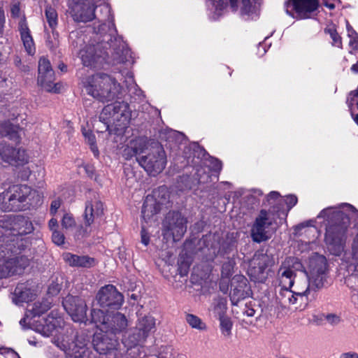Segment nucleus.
<instances>
[{"instance_id":"72a5a7b5","label":"nucleus","mask_w":358,"mask_h":358,"mask_svg":"<svg viewBox=\"0 0 358 358\" xmlns=\"http://www.w3.org/2000/svg\"><path fill=\"white\" fill-rule=\"evenodd\" d=\"M352 119L358 125V87L350 93L347 100Z\"/></svg>"},{"instance_id":"bf43d9fd","label":"nucleus","mask_w":358,"mask_h":358,"mask_svg":"<svg viewBox=\"0 0 358 358\" xmlns=\"http://www.w3.org/2000/svg\"><path fill=\"white\" fill-rule=\"evenodd\" d=\"M6 353H12L13 355V356L15 357L16 358H20L19 355L16 352H15L13 349L3 348V347L0 348V354L1 355L6 354Z\"/></svg>"},{"instance_id":"393cba45","label":"nucleus","mask_w":358,"mask_h":358,"mask_svg":"<svg viewBox=\"0 0 358 358\" xmlns=\"http://www.w3.org/2000/svg\"><path fill=\"white\" fill-rule=\"evenodd\" d=\"M164 235L173 242L179 241V212L169 211L162 223Z\"/></svg>"},{"instance_id":"e2e57ef3","label":"nucleus","mask_w":358,"mask_h":358,"mask_svg":"<svg viewBox=\"0 0 358 358\" xmlns=\"http://www.w3.org/2000/svg\"><path fill=\"white\" fill-rule=\"evenodd\" d=\"M340 358H358V354L356 352H347L341 355Z\"/></svg>"},{"instance_id":"a18cd8bd","label":"nucleus","mask_w":358,"mask_h":358,"mask_svg":"<svg viewBox=\"0 0 358 358\" xmlns=\"http://www.w3.org/2000/svg\"><path fill=\"white\" fill-rule=\"evenodd\" d=\"M326 31L329 34L330 37L333 41L332 44L334 46L341 47V38L338 36L336 31L334 28L329 27L327 29H326Z\"/></svg>"},{"instance_id":"79ce46f5","label":"nucleus","mask_w":358,"mask_h":358,"mask_svg":"<svg viewBox=\"0 0 358 358\" xmlns=\"http://www.w3.org/2000/svg\"><path fill=\"white\" fill-rule=\"evenodd\" d=\"M220 322V329L222 334L224 336H229L231 334V330L232 327V323L231 320L228 317H222L219 318Z\"/></svg>"},{"instance_id":"bb28decb","label":"nucleus","mask_w":358,"mask_h":358,"mask_svg":"<svg viewBox=\"0 0 358 358\" xmlns=\"http://www.w3.org/2000/svg\"><path fill=\"white\" fill-rule=\"evenodd\" d=\"M260 0H242L240 15L245 20H254L259 15Z\"/></svg>"},{"instance_id":"8fccbe9b","label":"nucleus","mask_w":358,"mask_h":358,"mask_svg":"<svg viewBox=\"0 0 358 358\" xmlns=\"http://www.w3.org/2000/svg\"><path fill=\"white\" fill-rule=\"evenodd\" d=\"M10 15L13 18H17L20 15V2H13L10 5Z\"/></svg>"},{"instance_id":"ea45409f","label":"nucleus","mask_w":358,"mask_h":358,"mask_svg":"<svg viewBox=\"0 0 358 358\" xmlns=\"http://www.w3.org/2000/svg\"><path fill=\"white\" fill-rule=\"evenodd\" d=\"M347 31L350 38L349 46L351 48L350 52L352 53V50H358V35L348 24H347Z\"/></svg>"},{"instance_id":"f257e3e1","label":"nucleus","mask_w":358,"mask_h":358,"mask_svg":"<svg viewBox=\"0 0 358 358\" xmlns=\"http://www.w3.org/2000/svg\"><path fill=\"white\" fill-rule=\"evenodd\" d=\"M327 259L314 255L303 265L298 258L287 257L281 264L278 278L282 287L292 288L297 294H310L323 287L327 278Z\"/></svg>"},{"instance_id":"c85d7f7f","label":"nucleus","mask_w":358,"mask_h":358,"mask_svg":"<svg viewBox=\"0 0 358 358\" xmlns=\"http://www.w3.org/2000/svg\"><path fill=\"white\" fill-rule=\"evenodd\" d=\"M34 294L31 289L24 284L17 285L13 294V301L17 304L29 302L34 299Z\"/></svg>"},{"instance_id":"de8ad7c7","label":"nucleus","mask_w":358,"mask_h":358,"mask_svg":"<svg viewBox=\"0 0 358 358\" xmlns=\"http://www.w3.org/2000/svg\"><path fill=\"white\" fill-rule=\"evenodd\" d=\"M64 236L57 229H54L52 234V241L57 245H61L64 243Z\"/></svg>"},{"instance_id":"58836bf2","label":"nucleus","mask_w":358,"mask_h":358,"mask_svg":"<svg viewBox=\"0 0 358 358\" xmlns=\"http://www.w3.org/2000/svg\"><path fill=\"white\" fill-rule=\"evenodd\" d=\"M50 308V303L48 301L35 302L30 310L33 317L40 316Z\"/></svg>"},{"instance_id":"f03ea898","label":"nucleus","mask_w":358,"mask_h":358,"mask_svg":"<svg viewBox=\"0 0 358 358\" xmlns=\"http://www.w3.org/2000/svg\"><path fill=\"white\" fill-rule=\"evenodd\" d=\"M358 217V211L349 203L329 207L322 210L317 218H325V243L329 252L339 256L343 252L346 234L350 220Z\"/></svg>"},{"instance_id":"09e8293b","label":"nucleus","mask_w":358,"mask_h":358,"mask_svg":"<svg viewBox=\"0 0 358 358\" xmlns=\"http://www.w3.org/2000/svg\"><path fill=\"white\" fill-rule=\"evenodd\" d=\"M122 156L126 160H129L133 157H136V159H137L138 157L130 144L124 149Z\"/></svg>"},{"instance_id":"aec40b11","label":"nucleus","mask_w":358,"mask_h":358,"mask_svg":"<svg viewBox=\"0 0 358 358\" xmlns=\"http://www.w3.org/2000/svg\"><path fill=\"white\" fill-rule=\"evenodd\" d=\"M96 299L102 308H119L124 299L122 294L113 285H107L98 292Z\"/></svg>"},{"instance_id":"13d9d810","label":"nucleus","mask_w":358,"mask_h":358,"mask_svg":"<svg viewBox=\"0 0 358 358\" xmlns=\"http://www.w3.org/2000/svg\"><path fill=\"white\" fill-rule=\"evenodd\" d=\"M83 134L89 145L96 143V138L93 134H92L91 132H83Z\"/></svg>"},{"instance_id":"412c9836","label":"nucleus","mask_w":358,"mask_h":358,"mask_svg":"<svg viewBox=\"0 0 358 358\" xmlns=\"http://www.w3.org/2000/svg\"><path fill=\"white\" fill-rule=\"evenodd\" d=\"M297 201V197L295 195H287L283 198L279 192L275 191L270 192L266 197L268 205L272 209L273 206L275 207V213L279 215V217L281 214L287 216L288 211L296 204Z\"/></svg>"},{"instance_id":"a211bd4d","label":"nucleus","mask_w":358,"mask_h":358,"mask_svg":"<svg viewBox=\"0 0 358 358\" xmlns=\"http://www.w3.org/2000/svg\"><path fill=\"white\" fill-rule=\"evenodd\" d=\"M318 6L317 0H288L285 3L287 14L299 18H307Z\"/></svg>"},{"instance_id":"f3484780","label":"nucleus","mask_w":358,"mask_h":358,"mask_svg":"<svg viewBox=\"0 0 358 358\" xmlns=\"http://www.w3.org/2000/svg\"><path fill=\"white\" fill-rule=\"evenodd\" d=\"M94 349L100 355H108L116 357L120 343L117 338L110 336L99 331L94 333L92 338Z\"/></svg>"},{"instance_id":"052dcab7","label":"nucleus","mask_w":358,"mask_h":358,"mask_svg":"<svg viewBox=\"0 0 358 358\" xmlns=\"http://www.w3.org/2000/svg\"><path fill=\"white\" fill-rule=\"evenodd\" d=\"M266 50H267V45H266V42L259 43L258 48H257V53L259 56H263L266 52Z\"/></svg>"},{"instance_id":"0e129e2a","label":"nucleus","mask_w":358,"mask_h":358,"mask_svg":"<svg viewBox=\"0 0 358 358\" xmlns=\"http://www.w3.org/2000/svg\"><path fill=\"white\" fill-rule=\"evenodd\" d=\"M218 245H219L218 243H215V247L212 248V249H211L212 252H210V259H213L214 256L215 257L216 256L217 253L218 252V248H219Z\"/></svg>"},{"instance_id":"7c9ffc66","label":"nucleus","mask_w":358,"mask_h":358,"mask_svg":"<svg viewBox=\"0 0 358 358\" xmlns=\"http://www.w3.org/2000/svg\"><path fill=\"white\" fill-rule=\"evenodd\" d=\"M59 324V320L49 315L43 320V323L38 326V331L44 336H50Z\"/></svg>"},{"instance_id":"c03bdc74","label":"nucleus","mask_w":358,"mask_h":358,"mask_svg":"<svg viewBox=\"0 0 358 358\" xmlns=\"http://www.w3.org/2000/svg\"><path fill=\"white\" fill-rule=\"evenodd\" d=\"M235 262L233 259H229L227 262L224 263L222 268V278H229L234 271Z\"/></svg>"},{"instance_id":"37998d69","label":"nucleus","mask_w":358,"mask_h":358,"mask_svg":"<svg viewBox=\"0 0 358 358\" xmlns=\"http://www.w3.org/2000/svg\"><path fill=\"white\" fill-rule=\"evenodd\" d=\"M58 34L52 29V34L48 33L46 37V45L50 50H55L59 45Z\"/></svg>"},{"instance_id":"6ab92c4d","label":"nucleus","mask_w":358,"mask_h":358,"mask_svg":"<svg viewBox=\"0 0 358 358\" xmlns=\"http://www.w3.org/2000/svg\"><path fill=\"white\" fill-rule=\"evenodd\" d=\"M63 306L74 322H85L87 318V305L79 296H67L63 301Z\"/></svg>"},{"instance_id":"0eeeda50","label":"nucleus","mask_w":358,"mask_h":358,"mask_svg":"<svg viewBox=\"0 0 358 358\" xmlns=\"http://www.w3.org/2000/svg\"><path fill=\"white\" fill-rule=\"evenodd\" d=\"M91 322L99 331L115 338L124 331L128 327V320L124 314L120 312L105 313L96 308L91 311Z\"/></svg>"},{"instance_id":"864d4df0","label":"nucleus","mask_w":358,"mask_h":358,"mask_svg":"<svg viewBox=\"0 0 358 358\" xmlns=\"http://www.w3.org/2000/svg\"><path fill=\"white\" fill-rule=\"evenodd\" d=\"M6 24L5 12L2 6H0V38L2 37L4 32Z\"/></svg>"},{"instance_id":"2eb2a0df","label":"nucleus","mask_w":358,"mask_h":358,"mask_svg":"<svg viewBox=\"0 0 358 358\" xmlns=\"http://www.w3.org/2000/svg\"><path fill=\"white\" fill-rule=\"evenodd\" d=\"M274 264L273 256L264 253L256 254L250 262L248 275L255 282H264L268 277L267 268Z\"/></svg>"},{"instance_id":"2f4dec72","label":"nucleus","mask_w":358,"mask_h":358,"mask_svg":"<svg viewBox=\"0 0 358 358\" xmlns=\"http://www.w3.org/2000/svg\"><path fill=\"white\" fill-rule=\"evenodd\" d=\"M153 142L150 143L146 138L138 137L130 141V145L137 156L142 157L143 154L150 152V148Z\"/></svg>"},{"instance_id":"39448f33","label":"nucleus","mask_w":358,"mask_h":358,"mask_svg":"<svg viewBox=\"0 0 358 358\" xmlns=\"http://www.w3.org/2000/svg\"><path fill=\"white\" fill-rule=\"evenodd\" d=\"M112 48L114 51L113 59L117 64H122L127 62L126 55H120L119 50H117L110 35H105L104 39L96 45H86L80 50V55L83 64L90 68H99L106 62L108 52L102 50L101 48Z\"/></svg>"},{"instance_id":"c756f323","label":"nucleus","mask_w":358,"mask_h":358,"mask_svg":"<svg viewBox=\"0 0 358 358\" xmlns=\"http://www.w3.org/2000/svg\"><path fill=\"white\" fill-rule=\"evenodd\" d=\"M291 288L282 287L280 291V300L281 303L284 306L289 304H295L297 302L299 297L303 299V297H307L309 294H297L294 292V287Z\"/></svg>"},{"instance_id":"a878e982","label":"nucleus","mask_w":358,"mask_h":358,"mask_svg":"<svg viewBox=\"0 0 358 358\" xmlns=\"http://www.w3.org/2000/svg\"><path fill=\"white\" fill-rule=\"evenodd\" d=\"M18 30L25 50L29 55H33L35 52L34 42L24 15L18 23Z\"/></svg>"},{"instance_id":"423d86ee","label":"nucleus","mask_w":358,"mask_h":358,"mask_svg":"<svg viewBox=\"0 0 358 358\" xmlns=\"http://www.w3.org/2000/svg\"><path fill=\"white\" fill-rule=\"evenodd\" d=\"M85 87L88 94L101 102L112 101L121 92L117 80L105 73H96L89 78Z\"/></svg>"},{"instance_id":"9b49d317","label":"nucleus","mask_w":358,"mask_h":358,"mask_svg":"<svg viewBox=\"0 0 358 358\" xmlns=\"http://www.w3.org/2000/svg\"><path fill=\"white\" fill-rule=\"evenodd\" d=\"M150 152L137 157V162L150 176H155L165 168L166 157L163 147L158 142H153Z\"/></svg>"},{"instance_id":"774afa93","label":"nucleus","mask_w":358,"mask_h":358,"mask_svg":"<svg viewBox=\"0 0 358 358\" xmlns=\"http://www.w3.org/2000/svg\"><path fill=\"white\" fill-rule=\"evenodd\" d=\"M220 288L222 292L226 293L228 290V287L224 285V280H222L220 284Z\"/></svg>"},{"instance_id":"680f3d73","label":"nucleus","mask_w":358,"mask_h":358,"mask_svg":"<svg viewBox=\"0 0 358 358\" xmlns=\"http://www.w3.org/2000/svg\"><path fill=\"white\" fill-rule=\"evenodd\" d=\"M48 227L50 229L53 231L54 229H57L58 222L55 218H52L48 222Z\"/></svg>"},{"instance_id":"49530a36","label":"nucleus","mask_w":358,"mask_h":358,"mask_svg":"<svg viewBox=\"0 0 358 358\" xmlns=\"http://www.w3.org/2000/svg\"><path fill=\"white\" fill-rule=\"evenodd\" d=\"M76 224V222L72 215L69 214H65L62 220V227L69 229L73 227Z\"/></svg>"},{"instance_id":"473e14b6","label":"nucleus","mask_w":358,"mask_h":358,"mask_svg":"<svg viewBox=\"0 0 358 358\" xmlns=\"http://www.w3.org/2000/svg\"><path fill=\"white\" fill-rule=\"evenodd\" d=\"M208 6L212 17L216 20L222 15L227 6V1L226 0H208Z\"/></svg>"},{"instance_id":"cd10ccee","label":"nucleus","mask_w":358,"mask_h":358,"mask_svg":"<svg viewBox=\"0 0 358 358\" xmlns=\"http://www.w3.org/2000/svg\"><path fill=\"white\" fill-rule=\"evenodd\" d=\"M63 259L70 266L90 268L95 264L94 258L85 255L79 256L70 252L64 254Z\"/></svg>"},{"instance_id":"3c124183","label":"nucleus","mask_w":358,"mask_h":358,"mask_svg":"<svg viewBox=\"0 0 358 358\" xmlns=\"http://www.w3.org/2000/svg\"><path fill=\"white\" fill-rule=\"evenodd\" d=\"M324 318L327 322L331 325L338 324L341 321V318L338 315L332 313L324 315Z\"/></svg>"},{"instance_id":"5fc2aeb1","label":"nucleus","mask_w":358,"mask_h":358,"mask_svg":"<svg viewBox=\"0 0 358 358\" xmlns=\"http://www.w3.org/2000/svg\"><path fill=\"white\" fill-rule=\"evenodd\" d=\"M61 203H62V201L59 198L53 200L51 202L50 208V212L51 215H55L57 213V210L61 206Z\"/></svg>"},{"instance_id":"a19ab883","label":"nucleus","mask_w":358,"mask_h":358,"mask_svg":"<svg viewBox=\"0 0 358 358\" xmlns=\"http://www.w3.org/2000/svg\"><path fill=\"white\" fill-rule=\"evenodd\" d=\"M186 320L192 328L199 330H204L206 328L205 323H203L200 318L194 315H187Z\"/></svg>"},{"instance_id":"4d7b16f0","label":"nucleus","mask_w":358,"mask_h":358,"mask_svg":"<svg viewBox=\"0 0 358 358\" xmlns=\"http://www.w3.org/2000/svg\"><path fill=\"white\" fill-rule=\"evenodd\" d=\"M352 256L356 260H358V234H357L352 244Z\"/></svg>"},{"instance_id":"603ef678","label":"nucleus","mask_w":358,"mask_h":358,"mask_svg":"<svg viewBox=\"0 0 358 358\" xmlns=\"http://www.w3.org/2000/svg\"><path fill=\"white\" fill-rule=\"evenodd\" d=\"M62 287L59 283L52 282L48 287V292L49 294L55 296L59 294Z\"/></svg>"},{"instance_id":"4468645a","label":"nucleus","mask_w":358,"mask_h":358,"mask_svg":"<svg viewBox=\"0 0 358 358\" xmlns=\"http://www.w3.org/2000/svg\"><path fill=\"white\" fill-rule=\"evenodd\" d=\"M155 329V320L151 315L140 317L136 327L128 336L127 341L129 348L144 343L152 331Z\"/></svg>"},{"instance_id":"6e6d98bb","label":"nucleus","mask_w":358,"mask_h":358,"mask_svg":"<svg viewBox=\"0 0 358 358\" xmlns=\"http://www.w3.org/2000/svg\"><path fill=\"white\" fill-rule=\"evenodd\" d=\"M141 243L147 246L150 243V236L148 232L146 231L144 226L141 227Z\"/></svg>"},{"instance_id":"dca6fc26","label":"nucleus","mask_w":358,"mask_h":358,"mask_svg":"<svg viewBox=\"0 0 358 358\" xmlns=\"http://www.w3.org/2000/svg\"><path fill=\"white\" fill-rule=\"evenodd\" d=\"M38 71V83L42 87L49 92L59 93L62 85L59 83L54 84L55 73L48 59L41 57L39 59Z\"/></svg>"},{"instance_id":"1a4fd4ad","label":"nucleus","mask_w":358,"mask_h":358,"mask_svg":"<svg viewBox=\"0 0 358 358\" xmlns=\"http://www.w3.org/2000/svg\"><path fill=\"white\" fill-rule=\"evenodd\" d=\"M170 194L165 186H161L153 190L151 194H148L143 202L141 210L143 220L148 223L158 214L164 206L168 208Z\"/></svg>"},{"instance_id":"ddd939ff","label":"nucleus","mask_w":358,"mask_h":358,"mask_svg":"<svg viewBox=\"0 0 358 358\" xmlns=\"http://www.w3.org/2000/svg\"><path fill=\"white\" fill-rule=\"evenodd\" d=\"M103 204L98 196L86 201L84 213V222L76 231L78 237H87L92 231V224L103 215Z\"/></svg>"},{"instance_id":"5701e85b","label":"nucleus","mask_w":358,"mask_h":358,"mask_svg":"<svg viewBox=\"0 0 358 358\" xmlns=\"http://www.w3.org/2000/svg\"><path fill=\"white\" fill-rule=\"evenodd\" d=\"M251 290L247 278L243 275H236L231 282L230 299L234 305L250 295Z\"/></svg>"},{"instance_id":"b1692460","label":"nucleus","mask_w":358,"mask_h":358,"mask_svg":"<svg viewBox=\"0 0 358 358\" xmlns=\"http://www.w3.org/2000/svg\"><path fill=\"white\" fill-rule=\"evenodd\" d=\"M90 336L84 331L77 334L69 345L70 355L73 358H90V350L87 347Z\"/></svg>"},{"instance_id":"6e6552de","label":"nucleus","mask_w":358,"mask_h":358,"mask_svg":"<svg viewBox=\"0 0 358 358\" xmlns=\"http://www.w3.org/2000/svg\"><path fill=\"white\" fill-rule=\"evenodd\" d=\"M104 0H73L70 6V15L73 20L77 22H88L95 18V9L98 6L106 13L109 18L110 8L108 4L103 3Z\"/></svg>"},{"instance_id":"4be33fe9","label":"nucleus","mask_w":358,"mask_h":358,"mask_svg":"<svg viewBox=\"0 0 358 358\" xmlns=\"http://www.w3.org/2000/svg\"><path fill=\"white\" fill-rule=\"evenodd\" d=\"M0 158L4 162L14 166L27 162V156L24 150L17 149L3 142H0Z\"/></svg>"},{"instance_id":"7ed1b4c3","label":"nucleus","mask_w":358,"mask_h":358,"mask_svg":"<svg viewBox=\"0 0 358 358\" xmlns=\"http://www.w3.org/2000/svg\"><path fill=\"white\" fill-rule=\"evenodd\" d=\"M1 206L5 211H20L27 206L36 207L42 203L41 195L27 185H14L0 195Z\"/></svg>"},{"instance_id":"338daca9","label":"nucleus","mask_w":358,"mask_h":358,"mask_svg":"<svg viewBox=\"0 0 358 358\" xmlns=\"http://www.w3.org/2000/svg\"><path fill=\"white\" fill-rule=\"evenodd\" d=\"M245 192H246L245 189H244L243 188H240L234 192V195L236 197H239V196H241L242 195H243Z\"/></svg>"},{"instance_id":"e433bc0d","label":"nucleus","mask_w":358,"mask_h":358,"mask_svg":"<svg viewBox=\"0 0 358 358\" xmlns=\"http://www.w3.org/2000/svg\"><path fill=\"white\" fill-rule=\"evenodd\" d=\"M45 15L49 27L55 30L57 26L58 15L56 10L51 6L47 5L45 8Z\"/></svg>"},{"instance_id":"9d476101","label":"nucleus","mask_w":358,"mask_h":358,"mask_svg":"<svg viewBox=\"0 0 358 358\" xmlns=\"http://www.w3.org/2000/svg\"><path fill=\"white\" fill-rule=\"evenodd\" d=\"M279 217L275 213V207H270L268 210H262L256 217L251 229V235L254 241L260 243L270 238L273 233L271 226Z\"/></svg>"},{"instance_id":"c9c22d12","label":"nucleus","mask_w":358,"mask_h":358,"mask_svg":"<svg viewBox=\"0 0 358 358\" xmlns=\"http://www.w3.org/2000/svg\"><path fill=\"white\" fill-rule=\"evenodd\" d=\"M17 136V128L10 122L0 123V137H9L13 139Z\"/></svg>"},{"instance_id":"f8f14e48","label":"nucleus","mask_w":358,"mask_h":358,"mask_svg":"<svg viewBox=\"0 0 358 358\" xmlns=\"http://www.w3.org/2000/svg\"><path fill=\"white\" fill-rule=\"evenodd\" d=\"M131 118L129 106L124 101H115L106 106L99 116L101 121L106 125V129L109 127L110 123L116 124L122 127L126 126Z\"/></svg>"},{"instance_id":"4c0bfd02","label":"nucleus","mask_w":358,"mask_h":358,"mask_svg":"<svg viewBox=\"0 0 358 358\" xmlns=\"http://www.w3.org/2000/svg\"><path fill=\"white\" fill-rule=\"evenodd\" d=\"M227 311V300L224 298H217L215 299L213 309V314L218 319L225 316Z\"/></svg>"},{"instance_id":"20e7f679","label":"nucleus","mask_w":358,"mask_h":358,"mask_svg":"<svg viewBox=\"0 0 358 358\" xmlns=\"http://www.w3.org/2000/svg\"><path fill=\"white\" fill-rule=\"evenodd\" d=\"M184 145V157L201 159L200 165L196 169V180L199 184L206 183L209 181L212 172L221 171L222 164L217 159L206 157V151L197 143L192 142L187 144V140L184 134L180 132V145Z\"/></svg>"},{"instance_id":"69168bd1","label":"nucleus","mask_w":358,"mask_h":358,"mask_svg":"<svg viewBox=\"0 0 358 358\" xmlns=\"http://www.w3.org/2000/svg\"><path fill=\"white\" fill-rule=\"evenodd\" d=\"M90 145L91 150L94 153V155L95 157H98L99 156V150H98L97 146L96 145V143Z\"/></svg>"},{"instance_id":"f704fd0d","label":"nucleus","mask_w":358,"mask_h":358,"mask_svg":"<svg viewBox=\"0 0 358 358\" xmlns=\"http://www.w3.org/2000/svg\"><path fill=\"white\" fill-rule=\"evenodd\" d=\"M164 275L169 282V283L175 288H178L179 286L178 280H177V276L179 273V267L178 266H168L166 268L163 269Z\"/></svg>"}]
</instances>
